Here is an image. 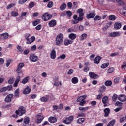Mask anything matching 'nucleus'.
<instances>
[{"mask_svg": "<svg viewBox=\"0 0 126 126\" xmlns=\"http://www.w3.org/2000/svg\"><path fill=\"white\" fill-rule=\"evenodd\" d=\"M63 34L62 33H59L57 35L55 38V45L56 46H62L63 42Z\"/></svg>", "mask_w": 126, "mask_h": 126, "instance_id": "obj_1", "label": "nucleus"}, {"mask_svg": "<svg viewBox=\"0 0 126 126\" xmlns=\"http://www.w3.org/2000/svg\"><path fill=\"white\" fill-rule=\"evenodd\" d=\"M26 112V111L25 110V108H24L23 106H20L19 107L18 110L16 111L15 113L16 114H13L12 117H13V118H17L18 117L17 115L19 116H23V115L25 114Z\"/></svg>", "mask_w": 126, "mask_h": 126, "instance_id": "obj_2", "label": "nucleus"}, {"mask_svg": "<svg viewBox=\"0 0 126 126\" xmlns=\"http://www.w3.org/2000/svg\"><path fill=\"white\" fill-rule=\"evenodd\" d=\"M41 17L44 21H48V20H50V19L53 17V16L49 14L48 13H45Z\"/></svg>", "mask_w": 126, "mask_h": 126, "instance_id": "obj_3", "label": "nucleus"}, {"mask_svg": "<svg viewBox=\"0 0 126 126\" xmlns=\"http://www.w3.org/2000/svg\"><path fill=\"white\" fill-rule=\"evenodd\" d=\"M53 85L54 86H62V81H59L58 78H55L53 79V83H52Z\"/></svg>", "mask_w": 126, "mask_h": 126, "instance_id": "obj_4", "label": "nucleus"}, {"mask_svg": "<svg viewBox=\"0 0 126 126\" xmlns=\"http://www.w3.org/2000/svg\"><path fill=\"white\" fill-rule=\"evenodd\" d=\"M37 119L36 120V123L37 124H40L42 123V121L44 120V115L42 113H39L37 115Z\"/></svg>", "mask_w": 126, "mask_h": 126, "instance_id": "obj_5", "label": "nucleus"}, {"mask_svg": "<svg viewBox=\"0 0 126 126\" xmlns=\"http://www.w3.org/2000/svg\"><path fill=\"white\" fill-rule=\"evenodd\" d=\"M73 116H70L69 117L66 118V119L63 121L64 124H66L67 125H69L73 121Z\"/></svg>", "mask_w": 126, "mask_h": 126, "instance_id": "obj_6", "label": "nucleus"}, {"mask_svg": "<svg viewBox=\"0 0 126 126\" xmlns=\"http://www.w3.org/2000/svg\"><path fill=\"white\" fill-rule=\"evenodd\" d=\"M51 99V97L49 95H47L45 96H43L40 98V100L41 102H43V103H46V102H49V100Z\"/></svg>", "mask_w": 126, "mask_h": 126, "instance_id": "obj_7", "label": "nucleus"}, {"mask_svg": "<svg viewBox=\"0 0 126 126\" xmlns=\"http://www.w3.org/2000/svg\"><path fill=\"white\" fill-rule=\"evenodd\" d=\"M24 66V63H21L19 64L18 66V68L17 69L16 72L17 73H21L22 72V68H23Z\"/></svg>", "mask_w": 126, "mask_h": 126, "instance_id": "obj_8", "label": "nucleus"}, {"mask_svg": "<svg viewBox=\"0 0 126 126\" xmlns=\"http://www.w3.org/2000/svg\"><path fill=\"white\" fill-rule=\"evenodd\" d=\"M29 59L31 61V62L35 63V62H37V61H38V56L35 55L34 54H31L30 56Z\"/></svg>", "mask_w": 126, "mask_h": 126, "instance_id": "obj_9", "label": "nucleus"}, {"mask_svg": "<svg viewBox=\"0 0 126 126\" xmlns=\"http://www.w3.org/2000/svg\"><path fill=\"white\" fill-rule=\"evenodd\" d=\"M117 98L120 102H125L126 101V96L124 94H119Z\"/></svg>", "mask_w": 126, "mask_h": 126, "instance_id": "obj_10", "label": "nucleus"}, {"mask_svg": "<svg viewBox=\"0 0 126 126\" xmlns=\"http://www.w3.org/2000/svg\"><path fill=\"white\" fill-rule=\"evenodd\" d=\"M13 97V94H9L5 98V102L6 103H10L11 102V99Z\"/></svg>", "mask_w": 126, "mask_h": 126, "instance_id": "obj_11", "label": "nucleus"}, {"mask_svg": "<svg viewBox=\"0 0 126 126\" xmlns=\"http://www.w3.org/2000/svg\"><path fill=\"white\" fill-rule=\"evenodd\" d=\"M89 74L90 77L93 79H97V78H99V75L98 74H95L92 72H90Z\"/></svg>", "mask_w": 126, "mask_h": 126, "instance_id": "obj_12", "label": "nucleus"}, {"mask_svg": "<svg viewBox=\"0 0 126 126\" xmlns=\"http://www.w3.org/2000/svg\"><path fill=\"white\" fill-rule=\"evenodd\" d=\"M36 40V38L35 36H32L31 38H30L28 40L26 41V44L27 45H31L32 43H33V42H35V40Z\"/></svg>", "mask_w": 126, "mask_h": 126, "instance_id": "obj_13", "label": "nucleus"}, {"mask_svg": "<svg viewBox=\"0 0 126 126\" xmlns=\"http://www.w3.org/2000/svg\"><path fill=\"white\" fill-rule=\"evenodd\" d=\"M48 121L49 123L54 124V123H57V121H58V119L55 117L50 116L48 118Z\"/></svg>", "mask_w": 126, "mask_h": 126, "instance_id": "obj_14", "label": "nucleus"}, {"mask_svg": "<svg viewBox=\"0 0 126 126\" xmlns=\"http://www.w3.org/2000/svg\"><path fill=\"white\" fill-rule=\"evenodd\" d=\"M49 27H55V25H57V21L56 20H51L48 23Z\"/></svg>", "mask_w": 126, "mask_h": 126, "instance_id": "obj_15", "label": "nucleus"}, {"mask_svg": "<svg viewBox=\"0 0 126 126\" xmlns=\"http://www.w3.org/2000/svg\"><path fill=\"white\" fill-rule=\"evenodd\" d=\"M120 35H121V32H120L117 31L110 33V37H113V38H115L116 37L120 36Z\"/></svg>", "mask_w": 126, "mask_h": 126, "instance_id": "obj_16", "label": "nucleus"}, {"mask_svg": "<svg viewBox=\"0 0 126 126\" xmlns=\"http://www.w3.org/2000/svg\"><path fill=\"white\" fill-rule=\"evenodd\" d=\"M122 27V23L115 22L114 24V28L116 30H119V29H121Z\"/></svg>", "mask_w": 126, "mask_h": 126, "instance_id": "obj_17", "label": "nucleus"}, {"mask_svg": "<svg viewBox=\"0 0 126 126\" xmlns=\"http://www.w3.org/2000/svg\"><path fill=\"white\" fill-rule=\"evenodd\" d=\"M50 58L52 60H55L56 59V50L53 49L50 52Z\"/></svg>", "mask_w": 126, "mask_h": 126, "instance_id": "obj_18", "label": "nucleus"}, {"mask_svg": "<svg viewBox=\"0 0 126 126\" xmlns=\"http://www.w3.org/2000/svg\"><path fill=\"white\" fill-rule=\"evenodd\" d=\"M73 18L74 20L72 21V24H77V23H78V17L77 15H74Z\"/></svg>", "mask_w": 126, "mask_h": 126, "instance_id": "obj_19", "label": "nucleus"}, {"mask_svg": "<svg viewBox=\"0 0 126 126\" xmlns=\"http://www.w3.org/2000/svg\"><path fill=\"white\" fill-rule=\"evenodd\" d=\"M95 15H96L95 11H93L92 13L87 15V18L88 19H89V18H94V17H95Z\"/></svg>", "mask_w": 126, "mask_h": 126, "instance_id": "obj_20", "label": "nucleus"}, {"mask_svg": "<svg viewBox=\"0 0 126 126\" xmlns=\"http://www.w3.org/2000/svg\"><path fill=\"white\" fill-rule=\"evenodd\" d=\"M73 43V41L70 40L68 39H66L64 40V46H68Z\"/></svg>", "mask_w": 126, "mask_h": 126, "instance_id": "obj_21", "label": "nucleus"}, {"mask_svg": "<svg viewBox=\"0 0 126 126\" xmlns=\"http://www.w3.org/2000/svg\"><path fill=\"white\" fill-rule=\"evenodd\" d=\"M102 60V58L100 56H97L95 58L94 63L95 64H99L100 63V61Z\"/></svg>", "mask_w": 126, "mask_h": 126, "instance_id": "obj_22", "label": "nucleus"}, {"mask_svg": "<svg viewBox=\"0 0 126 126\" xmlns=\"http://www.w3.org/2000/svg\"><path fill=\"white\" fill-rule=\"evenodd\" d=\"M8 33H4L0 35V38L2 40H6V39H7V38H8Z\"/></svg>", "mask_w": 126, "mask_h": 126, "instance_id": "obj_23", "label": "nucleus"}, {"mask_svg": "<svg viewBox=\"0 0 126 126\" xmlns=\"http://www.w3.org/2000/svg\"><path fill=\"white\" fill-rule=\"evenodd\" d=\"M87 96L86 95H83L80 97H79L77 99V102H82L83 101H85V99L87 98Z\"/></svg>", "mask_w": 126, "mask_h": 126, "instance_id": "obj_24", "label": "nucleus"}, {"mask_svg": "<svg viewBox=\"0 0 126 126\" xmlns=\"http://www.w3.org/2000/svg\"><path fill=\"white\" fill-rule=\"evenodd\" d=\"M88 36L87 34L83 33L80 37V41H84L87 38Z\"/></svg>", "mask_w": 126, "mask_h": 126, "instance_id": "obj_25", "label": "nucleus"}, {"mask_svg": "<svg viewBox=\"0 0 126 126\" xmlns=\"http://www.w3.org/2000/svg\"><path fill=\"white\" fill-rule=\"evenodd\" d=\"M31 91V89L29 88V87H27V88L25 89L24 91L23 92V94H29V93H30V92Z\"/></svg>", "mask_w": 126, "mask_h": 126, "instance_id": "obj_26", "label": "nucleus"}, {"mask_svg": "<svg viewBox=\"0 0 126 126\" xmlns=\"http://www.w3.org/2000/svg\"><path fill=\"white\" fill-rule=\"evenodd\" d=\"M68 37L71 40H75L76 39V34L73 33H71L69 34Z\"/></svg>", "mask_w": 126, "mask_h": 126, "instance_id": "obj_27", "label": "nucleus"}, {"mask_svg": "<svg viewBox=\"0 0 126 126\" xmlns=\"http://www.w3.org/2000/svg\"><path fill=\"white\" fill-rule=\"evenodd\" d=\"M89 109V106H87L85 107H79V111H82V112H86V111H88Z\"/></svg>", "mask_w": 126, "mask_h": 126, "instance_id": "obj_28", "label": "nucleus"}, {"mask_svg": "<svg viewBox=\"0 0 126 126\" xmlns=\"http://www.w3.org/2000/svg\"><path fill=\"white\" fill-rule=\"evenodd\" d=\"M72 83L73 84H76V83H78V78L76 77H74L71 79Z\"/></svg>", "mask_w": 126, "mask_h": 126, "instance_id": "obj_29", "label": "nucleus"}, {"mask_svg": "<svg viewBox=\"0 0 126 126\" xmlns=\"http://www.w3.org/2000/svg\"><path fill=\"white\" fill-rule=\"evenodd\" d=\"M104 112L105 113L104 117H108L109 114H110V109L108 108H105L104 110Z\"/></svg>", "mask_w": 126, "mask_h": 126, "instance_id": "obj_30", "label": "nucleus"}, {"mask_svg": "<svg viewBox=\"0 0 126 126\" xmlns=\"http://www.w3.org/2000/svg\"><path fill=\"white\" fill-rule=\"evenodd\" d=\"M14 96L16 98H19V89H17L14 92Z\"/></svg>", "mask_w": 126, "mask_h": 126, "instance_id": "obj_31", "label": "nucleus"}, {"mask_svg": "<svg viewBox=\"0 0 126 126\" xmlns=\"http://www.w3.org/2000/svg\"><path fill=\"white\" fill-rule=\"evenodd\" d=\"M115 123H116V120L113 119L108 123L107 126H114Z\"/></svg>", "mask_w": 126, "mask_h": 126, "instance_id": "obj_32", "label": "nucleus"}, {"mask_svg": "<svg viewBox=\"0 0 126 126\" xmlns=\"http://www.w3.org/2000/svg\"><path fill=\"white\" fill-rule=\"evenodd\" d=\"M11 15L13 17H16V16L19 15V14H18V12H15V11H12L11 13Z\"/></svg>", "mask_w": 126, "mask_h": 126, "instance_id": "obj_33", "label": "nucleus"}, {"mask_svg": "<svg viewBox=\"0 0 126 126\" xmlns=\"http://www.w3.org/2000/svg\"><path fill=\"white\" fill-rule=\"evenodd\" d=\"M108 100H109V98L107 96H104L102 98V103H103L104 105H106V104H107V102H108Z\"/></svg>", "mask_w": 126, "mask_h": 126, "instance_id": "obj_34", "label": "nucleus"}, {"mask_svg": "<svg viewBox=\"0 0 126 126\" xmlns=\"http://www.w3.org/2000/svg\"><path fill=\"white\" fill-rule=\"evenodd\" d=\"M28 80H29V77H26L23 79L22 83H23V84H25L28 82Z\"/></svg>", "mask_w": 126, "mask_h": 126, "instance_id": "obj_35", "label": "nucleus"}, {"mask_svg": "<svg viewBox=\"0 0 126 126\" xmlns=\"http://www.w3.org/2000/svg\"><path fill=\"white\" fill-rule=\"evenodd\" d=\"M116 2L118 5L123 6L125 5V3L122 0H116Z\"/></svg>", "mask_w": 126, "mask_h": 126, "instance_id": "obj_36", "label": "nucleus"}, {"mask_svg": "<svg viewBox=\"0 0 126 126\" xmlns=\"http://www.w3.org/2000/svg\"><path fill=\"white\" fill-rule=\"evenodd\" d=\"M77 124H83L84 123V118H79L77 121Z\"/></svg>", "mask_w": 126, "mask_h": 126, "instance_id": "obj_37", "label": "nucleus"}, {"mask_svg": "<svg viewBox=\"0 0 126 126\" xmlns=\"http://www.w3.org/2000/svg\"><path fill=\"white\" fill-rule=\"evenodd\" d=\"M109 20H111L112 21H114V20H116V16L113 15H111L109 16Z\"/></svg>", "mask_w": 126, "mask_h": 126, "instance_id": "obj_38", "label": "nucleus"}, {"mask_svg": "<svg viewBox=\"0 0 126 126\" xmlns=\"http://www.w3.org/2000/svg\"><path fill=\"white\" fill-rule=\"evenodd\" d=\"M109 63H104L103 64L101 65V68H103V69H105V68H107V67H108L109 66Z\"/></svg>", "mask_w": 126, "mask_h": 126, "instance_id": "obj_39", "label": "nucleus"}, {"mask_svg": "<svg viewBox=\"0 0 126 126\" xmlns=\"http://www.w3.org/2000/svg\"><path fill=\"white\" fill-rule=\"evenodd\" d=\"M40 19H37L32 22V24L33 26H36V25H38L39 23H40Z\"/></svg>", "mask_w": 126, "mask_h": 126, "instance_id": "obj_40", "label": "nucleus"}, {"mask_svg": "<svg viewBox=\"0 0 126 126\" xmlns=\"http://www.w3.org/2000/svg\"><path fill=\"white\" fill-rule=\"evenodd\" d=\"M114 70H115L114 67H110L107 70V73H112L114 72Z\"/></svg>", "mask_w": 126, "mask_h": 126, "instance_id": "obj_41", "label": "nucleus"}, {"mask_svg": "<svg viewBox=\"0 0 126 126\" xmlns=\"http://www.w3.org/2000/svg\"><path fill=\"white\" fill-rule=\"evenodd\" d=\"M66 7V4H65V3H63L60 6V9L61 10H64Z\"/></svg>", "mask_w": 126, "mask_h": 126, "instance_id": "obj_42", "label": "nucleus"}, {"mask_svg": "<svg viewBox=\"0 0 126 126\" xmlns=\"http://www.w3.org/2000/svg\"><path fill=\"white\" fill-rule=\"evenodd\" d=\"M99 91H100V92H101L102 93H103V92H105L106 91V86H102L100 88Z\"/></svg>", "mask_w": 126, "mask_h": 126, "instance_id": "obj_43", "label": "nucleus"}, {"mask_svg": "<svg viewBox=\"0 0 126 126\" xmlns=\"http://www.w3.org/2000/svg\"><path fill=\"white\" fill-rule=\"evenodd\" d=\"M118 98V95L117 94H114L112 96V100L113 102H116L117 101V98Z\"/></svg>", "mask_w": 126, "mask_h": 126, "instance_id": "obj_44", "label": "nucleus"}, {"mask_svg": "<svg viewBox=\"0 0 126 126\" xmlns=\"http://www.w3.org/2000/svg\"><path fill=\"white\" fill-rule=\"evenodd\" d=\"M14 6H15V4L11 3L7 6L6 9H10V8H12V7H14Z\"/></svg>", "mask_w": 126, "mask_h": 126, "instance_id": "obj_45", "label": "nucleus"}, {"mask_svg": "<svg viewBox=\"0 0 126 126\" xmlns=\"http://www.w3.org/2000/svg\"><path fill=\"white\" fill-rule=\"evenodd\" d=\"M31 36V34L30 33H26L25 35V39H26V41L29 40V38Z\"/></svg>", "mask_w": 126, "mask_h": 126, "instance_id": "obj_46", "label": "nucleus"}, {"mask_svg": "<svg viewBox=\"0 0 126 126\" xmlns=\"http://www.w3.org/2000/svg\"><path fill=\"white\" fill-rule=\"evenodd\" d=\"M76 29H74V27L70 28L68 29V32H75Z\"/></svg>", "mask_w": 126, "mask_h": 126, "instance_id": "obj_47", "label": "nucleus"}, {"mask_svg": "<svg viewBox=\"0 0 126 126\" xmlns=\"http://www.w3.org/2000/svg\"><path fill=\"white\" fill-rule=\"evenodd\" d=\"M30 122V120L29 119V117H26L24 120V124H29Z\"/></svg>", "mask_w": 126, "mask_h": 126, "instance_id": "obj_48", "label": "nucleus"}, {"mask_svg": "<svg viewBox=\"0 0 126 126\" xmlns=\"http://www.w3.org/2000/svg\"><path fill=\"white\" fill-rule=\"evenodd\" d=\"M105 85H106V86H111L112 85V81H106L105 82Z\"/></svg>", "mask_w": 126, "mask_h": 126, "instance_id": "obj_49", "label": "nucleus"}, {"mask_svg": "<svg viewBox=\"0 0 126 126\" xmlns=\"http://www.w3.org/2000/svg\"><path fill=\"white\" fill-rule=\"evenodd\" d=\"M53 5H54V3L53 1L49 2L47 4V7L48 8H52V7H53Z\"/></svg>", "mask_w": 126, "mask_h": 126, "instance_id": "obj_50", "label": "nucleus"}, {"mask_svg": "<svg viewBox=\"0 0 126 126\" xmlns=\"http://www.w3.org/2000/svg\"><path fill=\"white\" fill-rule=\"evenodd\" d=\"M101 19H102V17L98 15H96L94 18V20L95 21L101 20Z\"/></svg>", "mask_w": 126, "mask_h": 126, "instance_id": "obj_51", "label": "nucleus"}, {"mask_svg": "<svg viewBox=\"0 0 126 126\" xmlns=\"http://www.w3.org/2000/svg\"><path fill=\"white\" fill-rule=\"evenodd\" d=\"M83 15H84V14H81L79 15L78 18V22H79V21H81V20L83 19Z\"/></svg>", "mask_w": 126, "mask_h": 126, "instance_id": "obj_52", "label": "nucleus"}, {"mask_svg": "<svg viewBox=\"0 0 126 126\" xmlns=\"http://www.w3.org/2000/svg\"><path fill=\"white\" fill-rule=\"evenodd\" d=\"M14 79H15L13 77L10 78L8 80V83H9V84H12V83L14 82Z\"/></svg>", "mask_w": 126, "mask_h": 126, "instance_id": "obj_53", "label": "nucleus"}, {"mask_svg": "<svg viewBox=\"0 0 126 126\" xmlns=\"http://www.w3.org/2000/svg\"><path fill=\"white\" fill-rule=\"evenodd\" d=\"M65 58H66V56L65 55V54H63L60 55V57H58V59H62V60H64Z\"/></svg>", "mask_w": 126, "mask_h": 126, "instance_id": "obj_54", "label": "nucleus"}, {"mask_svg": "<svg viewBox=\"0 0 126 126\" xmlns=\"http://www.w3.org/2000/svg\"><path fill=\"white\" fill-rule=\"evenodd\" d=\"M10 63H11V59H8L7 61V63H6L7 67H8V66H9V65H10Z\"/></svg>", "mask_w": 126, "mask_h": 126, "instance_id": "obj_55", "label": "nucleus"}, {"mask_svg": "<svg viewBox=\"0 0 126 126\" xmlns=\"http://www.w3.org/2000/svg\"><path fill=\"white\" fill-rule=\"evenodd\" d=\"M115 106L116 107H121V106H123V103L117 101L115 103Z\"/></svg>", "mask_w": 126, "mask_h": 126, "instance_id": "obj_56", "label": "nucleus"}, {"mask_svg": "<svg viewBox=\"0 0 126 126\" xmlns=\"http://www.w3.org/2000/svg\"><path fill=\"white\" fill-rule=\"evenodd\" d=\"M27 0H19L18 3L19 4H23V3H25Z\"/></svg>", "mask_w": 126, "mask_h": 126, "instance_id": "obj_57", "label": "nucleus"}, {"mask_svg": "<svg viewBox=\"0 0 126 126\" xmlns=\"http://www.w3.org/2000/svg\"><path fill=\"white\" fill-rule=\"evenodd\" d=\"M35 6V2H32L29 4V7L30 8H33Z\"/></svg>", "mask_w": 126, "mask_h": 126, "instance_id": "obj_58", "label": "nucleus"}, {"mask_svg": "<svg viewBox=\"0 0 126 126\" xmlns=\"http://www.w3.org/2000/svg\"><path fill=\"white\" fill-rule=\"evenodd\" d=\"M122 68L124 69V70H126V62H123V65L121 66Z\"/></svg>", "mask_w": 126, "mask_h": 126, "instance_id": "obj_59", "label": "nucleus"}, {"mask_svg": "<svg viewBox=\"0 0 126 126\" xmlns=\"http://www.w3.org/2000/svg\"><path fill=\"white\" fill-rule=\"evenodd\" d=\"M77 13H79V15L84 14L83 10L82 9H79L77 10Z\"/></svg>", "mask_w": 126, "mask_h": 126, "instance_id": "obj_60", "label": "nucleus"}, {"mask_svg": "<svg viewBox=\"0 0 126 126\" xmlns=\"http://www.w3.org/2000/svg\"><path fill=\"white\" fill-rule=\"evenodd\" d=\"M29 52H30L29 49H26L24 51L23 54H24V55H28V54H29Z\"/></svg>", "mask_w": 126, "mask_h": 126, "instance_id": "obj_61", "label": "nucleus"}, {"mask_svg": "<svg viewBox=\"0 0 126 126\" xmlns=\"http://www.w3.org/2000/svg\"><path fill=\"white\" fill-rule=\"evenodd\" d=\"M73 72H74V70L71 69L68 70L67 74H68L69 75H70V74H72Z\"/></svg>", "mask_w": 126, "mask_h": 126, "instance_id": "obj_62", "label": "nucleus"}, {"mask_svg": "<svg viewBox=\"0 0 126 126\" xmlns=\"http://www.w3.org/2000/svg\"><path fill=\"white\" fill-rule=\"evenodd\" d=\"M66 15L68 16V17H70V16L72 15V13L70 11H67L66 12Z\"/></svg>", "mask_w": 126, "mask_h": 126, "instance_id": "obj_63", "label": "nucleus"}, {"mask_svg": "<svg viewBox=\"0 0 126 126\" xmlns=\"http://www.w3.org/2000/svg\"><path fill=\"white\" fill-rule=\"evenodd\" d=\"M125 120H126V115H125V116H123L122 118H121L120 119V123H123V122H124Z\"/></svg>", "mask_w": 126, "mask_h": 126, "instance_id": "obj_64", "label": "nucleus"}]
</instances>
